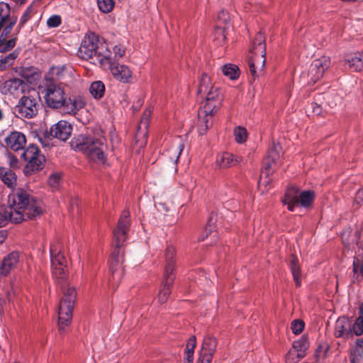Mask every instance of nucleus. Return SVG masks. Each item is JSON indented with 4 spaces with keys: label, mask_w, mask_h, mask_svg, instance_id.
Instances as JSON below:
<instances>
[{
    "label": "nucleus",
    "mask_w": 363,
    "mask_h": 363,
    "mask_svg": "<svg viewBox=\"0 0 363 363\" xmlns=\"http://www.w3.org/2000/svg\"><path fill=\"white\" fill-rule=\"evenodd\" d=\"M50 253L52 277L61 285L63 292V297L58 308V331L60 334H64L67 331L72 322L77 293L74 288L69 286L66 282V259L62 253L61 245L52 244L50 246Z\"/></svg>",
    "instance_id": "f257e3e1"
},
{
    "label": "nucleus",
    "mask_w": 363,
    "mask_h": 363,
    "mask_svg": "<svg viewBox=\"0 0 363 363\" xmlns=\"http://www.w3.org/2000/svg\"><path fill=\"white\" fill-rule=\"evenodd\" d=\"M19 260V255L17 252L9 254L3 259L0 265V276H6L16 266Z\"/></svg>",
    "instance_id": "5701e85b"
},
{
    "label": "nucleus",
    "mask_w": 363,
    "mask_h": 363,
    "mask_svg": "<svg viewBox=\"0 0 363 363\" xmlns=\"http://www.w3.org/2000/svg\"><path fill=\"white\" fill-rule=\"evenodd\" d=\"M221 104L220 101H207L202 102L199 111V124L198 127L200 135H203L207 129L211 125V116L220 108Z\"/></svg>",
    "instance_id": "9d476101"
},
{
    "label": "nucleus",
    "mask_w": 363,
    "mask_h": 363,
    "mask_svg": "<svg viewBox=\"0 0 363 363\" xmlns=\"http://www.w3.org/2000/svg\"><path fill=\"white\" fill-rule=\"evenodd\" d=\"M308 346L307 337L303 336L299 340L294 342L293 348L291 350L298 353V355H299V357H304Z\"/></svg>",
    "instance_id": "2f4dec72"
},
{
    "label": "nucleus",
    "mask_w": 363,
    "mask_h": 363,
    "mask_svg": "<svg viewBox=\"0 0 363 363\" xmlns=\"http://www.w3.org/2000/svg\"><path fill=\"white\" fill-rule=\"evenodd\" d=\"M352 337L355 335L360 336L363 334V303L359 308V315L355 319L354 323L351 322Z\"/></svg>",
    "instance_id": "cd10ccee"
},
{
    "label": "nucleus",
    "mask_w": 363,
    "mask_h": 363,
    "mask_svg": "<svg viewBox=\"0 0 363 363\" xmlns=\"http://www.w3.org/2000/svg\"><path fill=\"white\" fill-rule=\"evenodd\" d=\"M334 335L336 337H352L351 320L345 316L339 318L335 322Z\"/></svg>",
    "instance_id": "aec40b11"
},
{
    "label": "nucleus",
    "mask_w": 363,
    "mask_h": 363,
    "mask_svg": "<svg viewBox=\"0 0 363 363\" xmlns=\"http://www.w3.org/2000/svg\"><path fill=\"white\" fill-rule=\"evenodd\" d=\"M360 256V262L358 259H354L353 262V272L357 276H362L363 277V249L362 253Z\"/></svg>",
    "instance_id": "ea45409f"
},
{
    "label": "nucleus",
    "mask_w": 363,
    "mask_h": 363,
    "mask_svg": "<svg viewBox=\"0 0 363 363\" xmlns=\"http://www.w3.org/2000/svg\"><path fill=\"white\" fill-rule=\"evenodd\" d=\"M32 10V6H28L24 11L19 21L21 26H23L30 18Z\"/></svg>",
    "instance_id": "de8ad7c7"
},
{
    "label": "nucleus",
    "mask_w": 363,
    "mask_h": 363,
    "mask_svg": "<svg viewBox=\"0 0 363 363\" xmlns=\"http://www.w3.org/2000/svg\"><path fill=\"white\" fill-rule=\"evenodd\" d=\"M112 54L104 43H99L94 33L86 35L79 48V55L82 58L93 59L94 62L99 63L100 66L104 62L107 63L108 56Z\"/></svg>",
    "instance_id": "39448f33"
},
{
    "label": "nucleus",
    "mask_w": 363,
    "mask_h": 363,
    "mask_svg": "<svg viewBox=\"0 0 363 363\" xmlns=\"http://www.w3.org/2000/svg\"><path fill=\"white\" fill-rule=\"evenodd\" d=\"M299 194L298 189L296 186L289 187L285 193V196L282 199V202L284 205L287 206L288 209L290 211H293L296 206L299 205Z\"/></svg>",
    "instance_id": "a878e982"
},
{
    "label": "nucleus",
    "mask_w": 363,
    "mask_h": 363,
    "mask_svg": "<svg viewBox=\"0 0 363 363\" xmlns=\"http://www.w3.org/2000/svg\"><path fill=\"white\" fill-rule=\"evenodd\" d=\"M198 94L207 101H220L222 104L223 98L218 87L212 85L211 79L207 74H203L198 88Z\"/></svg>",
    "instance_id": "dca6fc26"
},
{
    "label": "nucleus",
    "mask_w": 363,
    "mask_h": 363,
    "mask_svg": "<svg viewBox=\"0 0 363 363\" xmlns=\"http://www.w3.org/2000/svg\"><path fill=\"white\" fill-rule=\"evenodd\" d=\"M330 65V59L326 56L314 60L311 64L307 74L308 83L313 84L323 76Z\"/></svg>",
    "instance_id": "2eb2a0df"
},
{
    "label": "nucleus",
    "mask_w": 363,
    "mask_h": 363,
    "mask_svg": "<svg viewBox=\"0 0 363 363\" xmlns=\"http://www.w3.org/2000/svg\"><path fill=\"white\" fill-rule=\"evenodd\" d=\"M23 159L28 162L26 172H36L43 169L45 157L40 154L37 145L30 144L22 153Z\"/></svg>",
    "instance_id": "ddd939ff"
},
{
    "label": "nucleus",
    "mask_w": 363,
    "mask_h": 363,
    "mask_svg": "<svg viewBox=\"0 0 363 363\" xmlns=\"http://www.w3.org/2000/svg\"><path fill=\"white\" fill-rule=\"evenodd\" d=\"M25 89V83L19 79L13 78L6 80L1 86L4 94L18 95Z\"/></svg>",
    "instance_id": "412c9836"
},
{
    "label": "nucleus",
    "mask_w": 363,
    "mask_h": 363,
    "mask_svg": "<svg viewBox=\"0 0 363 363\" xmlns=\"http://www.w3.org/2000/svg\"><path fill=\"white\" fill-rule=\"evenodd\" d=\"M43 213L40 201L25 191L18 189L10 194L7 206H0V228L9 221L19 223L27 219H35Z\"/></svg>",
    "instance_id": "f03ea898"
},
{
    "label": "nucleus",
    "mask_w": 363,
    "mask_h": 363,
    "mask_svg": "<svg viewBox=\"0 0 363 363\" xmlns=\"http://www.w3.org/2000/svg\"><path fill=\"white\" fill-rule=\"evenodd\" d=\"M113 57L112 60L117 62L119 59L123 57L125 53V47L122 45H116L113 48Z\"/></svg>",
    "instance_id": "79ce46f5"
},
{
    "label": "nucleus",
    "mask_w": 363,
    "mask_h": 363,
    "mask_svg": "<svg viewBox=\"0 0 363 363\" xmlns=\"http://www.w3.org/2000/svg\"><path fill=\"white\" fill-rule=\"evenodd\" d=\"M350 363H362L363 359L350 355Z\"/></svg>",
    "instance_id": "6e6d98bb"
},
{
    "label": "nucleus",
    "mask_w": 363,
    "mask_h": 363,
    "mask_svg": "<svg viewBox=\"0 0 363 363\" xmlns=\"http://www.w3.org/2000/svg\"><path fill=\"white\" fill-rule=\"evenodd\" d=\"M6 147L13 151L22 150L26 143L25 135L20 132H12L5 140Z\"/></svg>",
    "instance_id": "4be33fe9"
},
{
    "label": "nucleus",
    "mask_w": 363,
    "mask_h": 363,
    "mask_svg": "<svg viewBox=\"0 0 363 363\" xmlns=\"http://www.w3.org/2000/svg\"><path fill=\"white\" fill-rule=\"evenodd\" d=\"M17 22V16L11 14V6L4 1L0 2V43L6 41L7 35Z\"/></svg>",
    "instance_id": "f8f14e48"
},
{
    "label": "nucleus",
    "mask_w": 363,
    "mask_h": 363,
    "mask_svg": "<svg viewBox=\"0 0 363 363\" xmlns=\"http://www.w3.org/2000/svg\"><path fill=\"white\" fill-rule=\"evenodd\" d=\"M75 147L91 161L104 163L106 160V139L101 131L92 135H79L75 140Z\"/></svg>",
    "instance_id": "20e7f679"
},
{
    "label": "nucleus",
    "mask_w": 363,
    "mask_h": 363,
    "mask_svg": "<svg viewBox=\"0 0 363 363\" xmlns=\"http://www.w3.org/2000/svg\"><path fill=\"white\" fill-rule=\"evenodd\" d=\"M350 355L363 359V347L355 346L352 350Z\"/></svg>",
    "instance_id": "3c124183"
},
{
    "label": "nucleus",
    "mask_w": 363,
    "mask_h": 363,
    "mask_svg": "<svg viewBox=\"0 0 363 363\" xmlns=\"http://www.w3.org/2000/svg\"><path fill=\"white\" fill-rule=\"evenodd\" d=\"M355 200L357 203H363V189H360L357 192Z\"/></svg>",
    "instance_id": "603ef678"
},
{
    "label": "nucleus",
    "mask_w": 363,
    "mask_h": 363,
    "mask_svg": "<svg viewBox=\"0 0 363 363\" xmlns=\"http://www.w3.org/2000/svg\"><path fill=\"white\" fill-rule=\"evenodd\" d=\"M86 105V100L81 96H72L65 99V105H63V111L65 113L69 115H75Z\"/></svg>",
    "instance_id": "6ab92c4d"
},
{
    "label": "nucleus",
    "mask_w": 363,
    "mask_h": 363,
    "mask_svg": "<svg viewBox=\"0 0 363 363\" xmlns=\"http://www.w3.org/2000/svg\"><path fill=\"white\" fill-rule=\"evenodd\" d=\"M313 113L315 115H320L321 113V108L317 104H312Z\"/></svg>",
    "instance_id": "5fc2aeb1"
},
{
    "label": "nucleus",
    "mask_w": 363,
    "mask_h": 363,
    "mask_svg": "<svg viewBox=\"0 0 363 363\" xmlns=\"http://www.w3.org/2000/svg\"><path fill=\"white\" fill-rule=\"evenodd\" d=\"M89 92L96 99L102 98L105 92L104 84L101 81H96L92 82L89 87Z\"/></svg>",
    "instance_id": "7c9ffc66"
},
{
    "label": "nucleus",
    "mask_w": 363,
    "mask_h": 363,
    "mask_svg": "<svg viewBox=\"0 0 363 363\" xmlns=\"http://www.w3.org/2000/svg\"><path fill=\"white\" fill-rule=\"evenodd\" d=\"M40 97L38 95H25L18 101L15 107V112L21 118H32L38 112Z\"/></svg>",
    "instance_id": "9b49d317"
},
{
    "label": "nucleus",
    "mask_w": 363,
    "mask_h": 363,
    "mask_svg": "<svg viewBox=\"0 0 363 363\" xmlns=\"http://www.w3.org/2000/svg\"><path fill=\"white\" fill-rule=\"evenodd\" d=\"M250 52V56L248 61L250 70L251 74L256 77L262 72L266 60L265 39L262 33H258L256 35Z\"/></svg>",
    "instance_id": "0eeeda50"
},
{
    "label": "nucleus",
    "mask_w": 363,
    "mask_h": 363,
    "mask_svg": "<svg viewBox=\"0 0 363 363\" xmlns=\"http://www.w3.org/2000/svg\"><path fill=\"white\" fill-rule=\"evenodd\" d=\"M104 69H109L113 77L123 83H129L132 79V72L125 65H120L112 60V55L108 56L107 63L103 62L101 66Z\"/></svg>",
    "instance_id": "4468645a"
},
{
    "label": "nucleus",
    "mask_w": 363,
    "mask_h": 363,
    "mask_svg": "<svg viewBox=\"0 0 363 363\" xmlns=\"http://www.w3.org/2000/svg\"><path fill=\"white\" fill-rule=\"evenodd\" d=\"M223 74L232 80L238 79L240 76L238 67L233 64L225 65L222 68Z\"/></svg>",
    "instance_id": "473e14b6"
},
{
    "label": "nucleus",
    "mask_w": 363,
    "mask_h": 363,
    "mask_svg": "<svg viewBox=\"0 0 363 363\" xmlns=\"http://www.w3.org/2000/svg\"><path fill=\"white\" fill-rule=\"evenodd\" d=\"M150 111H148V113H147L146 112L145 113V117L143 118L142 121H141V125H144L145 127L147 126V118L149 116V115L150 114Z\"/></svg>",
    "instance_id": "4d7b16f0"
},
{
    "label": "nucleus",
    "mask_w": 363,
    "mask_h": 363,
    "mask_svg": "<svg viewBox=\"0 0 363 363\" xmlns=\"http://www.w3.org/2000/svg\"><path fill=\"white\" fill-rule=\"evenodd\" d=\"M194 352L190 351H185L186 353V360L189 363H193L194 361Z\"/></svg>",
    "instance_id": "864d4df0"
},
{
    "label": "nucleus",
    "mask_w": 363,
    "mask_h": 363,
    "mask_svg": "<svg viewBox=\"0 0 363 363\" xmlns=\"http://www.w3.org/2000/svg\"><path fill=\"white\" fill-rule=\"evenodd\" d=\"M18 55V52L14 50L13 52L9 53L6 56L1 57L0 59V71H4L11 65H12L16 59Z\"/></svg>",
    "instance_id": "72a5a7b5"
},
{
    "label": "nucleus",
    "mask_w": 363,
    "mask_h": 363,
    "mask_svg": "<svg viewBox=\"0 0 363 363\" xmlns=\"http://www.w3.org/2000/svg\"><path fill=\"white\" fill-rule=\"evenodd\" d=\"M130 213L123 211L116 229L113 232L114 250L110 261V271L111 279L109 283L113 287L117 286L124 274L123 267V257L120 255L119 248L127 240V232L130 226Z\"/></svg>",
    "instance_id": "7ed1b4c3"
},
{
    "label": "nucleus",
    "mask_w": 363,
    "mask_h": 363,
    "mask_svg": "<svg viewBox=\"0 0 363 363\" xmlns=\"http://www.w3.org/2000/svg\"><path fill=\"white\" fill-rule=\"evenodd\" d=\"M61 174L60 173H53L48 178L49 185L55 190L57 189L61 183Z\"/></svg>",
    "instance_id": "a19ab883"
},
{
    "label": "nucleus",
    "mask_w": 363,
    "mask_h": 363,
    "mask_svg": "<svg viewBox=\"0 0 363 363\" xmlns=\"http://www.w3.org/2000/svg\"><path fill=\"white\" fill-rule=\"evenodd\" d=\"M298 353L296 352V351H294L291 350L286 356V363H297L300 361L301 359H302L303 357H299L298 355Z\"/></svg>",
    "instance_id": "c03bdc74"
},
{
    "label": "nucleus",
    "mask_w": 363,
    "mask_h": 363,
    "mask_svg": "<svg viewBox=\"0 0 363 363\" xmlns=\"http://www.w3.org/2000/svg\"><path fill=\"white\" fill-rule=\"evenodd\" d=\"M0 179L8 187L14 189L16 185V175L9 167H0Z\"/></svg>",
    "instance_id": "bb28decb"
},
{
    "label": "nucleus",
    "mask_w": 363,
    "mask_h": 363,
    "mask_svg": "<svg viewBox=\"0 0 363 363\" xmlns=\"http://www.w3.org/2000/svg\"><path fill=\"white\" fill-rule=\"evenodd\" d=\"M64 69L65 67L63 66L52 67L49 72L52 80L61 79Z\"/></svg>",
    "instance_id": "37998d69"
},
{
    "label": "nucleus",
    "mask_w": 363,
    "mask_h": 363,
    "mask_svg": "<svg viewBox=\"0 0 363 363\" xmlns=\"http://www.w3.org/2000/svg\"><path fill=\"white\" fill-rule=\"evenodd\" d=\"M3 118V113L1 111V110L0 109V120H1Z\"/></svg>",
    "instance_id": "052dcab7"
},
{
    "label": "nucleus",
    "mask_w": 363,
    "mask_h": 363,
    "mask_svg": "<svg viewBox=\"0 0 363 363\" xmlns=\"http://www.w3.org/2000/svg\"><path fill=\"white\" fill-rule=\"evenodd\" d=\"M62 23L61 17L58 15L51 16L47 21V26L49 28H56Z\"/></svg>",
    "instance_id": "a18cd8bd"
},
{
    "label": "nucleus",
    "mask_w": 363,
    "mask_h": 363,
    "mask_svg": "<svg viewBox=\"0 0 363 363\" xmlns=\"http://www.w3.org/2000/svg\"><path fill=\"white\" fill-rule=\"evenodd\" d=\"M16 45V40L14 38L10 39L4 45L0 47L1 52H6L12 49Z\"/></svg>",
    "instance_id": "8fccbe9b"
},
{
    "label": "nucleus",
    "mask_w": 363,
    "mask_h": 363,
    "mask_svg": "<svg viewBox=\"0 0 363 363\" xmlns=\"http://www.w3.org/2000/svg\"><path fill=\"white\" fill-rule=\"evenodd\" d=\"M314 198V191L311 190L302 191L301 194H299V203L301 206L306 208L311 204Z\"/></svg>",
    "instance_id": "f704fd0d"
},
{
    "label": "nucleus",
    "mask_w": 363,
    "mask_h": 363,
    "mask_svg": "<svg viewBox=\"0 0 363 363\" xmlns=\"http://www.w3.org/2000/svg\"><path fill=\"white\" fill-rule=\"evenodd\" d=\"M6 234L5 231L0 230V243H2L4 241V240L6 239Z\"/></svg>",
    "instance_id": "13d9d810"
},
{
    "label": "nucleus",
    "mask_w": 363,
    "mask_h": 363,
    "mask_svg": "<svg viewBox=\"0 0 363 363\" xmlns=\"http://www.w3.org/2000/svg\"><path fill=\"white\" fill-rule=\"evenodd\" d=\"M356 346L363 347V340H357V342H356Z\"/></svg>",
    "instance_id": "bf43d9fd"
},
{
    "label": "nucleus",
    "mask_w": 363,
    "mask_h": 363,
    "mask_svg": "<svg viewBox=\"0 0 363 363\" xmlns=\"http://www.w3.org/2000/svg\"><path fill=\"white\" fill-rule=\"evenodd\" d=\"M280 147L273 145L269 148L267 155L263 161V168L261 171L259 184L267 185L270 180L267 179L269 176L272 174L277 169L280 159Z\"/></svg>",
    "instance_id": "1a4fd4ad"
},
{
    "label": "nucleus",
    "mask_w": 363,
    "mask_h": 363,
    "mask_svg": "<svg viewBox=\"0 0 363 363\" xmlns=\"http://www.w3.org/2000/svg\"><path fill=\"white\" fill-rule=\"evenodd\" d=\"M46 105L51 108H62L65 105L66 94L64 87L55 82H49L41 90Z\"/></svg>",
    "instance_id": "6e6552de"
},
{
    "label": "nucleus",
    "mask_w": 363,
    "mask_h": 363,
    "mask_svg": "<svg viewBox=\"0 0 363 363\" xmlns=\"http://www.w3.org/2000/svg\"><path fill=\"white\" fill-rule=\"evenodd\" d=\"M184 150V145L181 143H175L171 147L170 151L172 153L171 159L174 161V164H177L179 161L180 155Z\"/></svg>",
    "instance_id": "e433bc0d"
},
{
    "label": "nucleus",
    "mask_w": 363,
    "mask_h": 363,
    "mask_svg": "<svg viewBox=\"0 0 363 363\" xmlns=\"http://www.w3.org/2000/svg\"><path fill=\"white\" fill-rule=\"evenodd\" d=\"M16 73L25 79L29 84H36L40 79V74L34 67H19L15 69Z\"/></svg>",
    "instance_id": "393cba45"
},
{
    "label": "nucleus",
    "mask_w": 363,
    "mask_h": 363,
    "mask_svg": "<svg viewBox=\"0 0 363 363\" xmlns=\"http://www.w3.org/2000/svg\"><path fill=\"white\" fill-rule=\"evenodd\" d=\"M290 269L296 286H300L301 285V269L298 264L297 258L294 256L291 257L290 260Z\"/></svg>",
    "instance_id": "c756f323"
},
{
    "label": "nucleus",
    "mask_w": 363,
    "mask_h": 363,
    "mask_svg": "<svg viewBox=\"0 0 363 363\" xmlns=\"http://www.w3.org/2000/svg\"><path fill=\"white\" fill-rule=\"evenodd\" d=\"M196 337L194 335V336H191L187 343H186V350L185 351H190V352H194V349L196 347Z\"/></svg>",
    "instance_id": "09e8293b"
},
{
    "label": "nucleus",
    "mask_w": 363,
    "mask_h": 363,
    "mask_svg": "<svg viewBox=\"0 0 363 363\" xmlns=\"http://www.w3.org/2000/svg\"><path fill=\"white\" fill-rule=\"evenodd\" d=\"M304 328V323L302 320H295L291 323L292 332L296 334H300Z\"/></svg>",
    "instance_id": "49530a36"
},
{
    "label": "nucleus",
    "mask_w": 363,
    "mask_h": 363,
    "mask_svg": "<svg viewBox=\"0 0 363 363\" xmlns=\"http://www.w3.org/2000/svg\"><path fill=\"white\" fill-rule=\"evenodd\" d=\"M235 140L238 143H243L247 138V130L241 126H238L234 129Z\"/></svg>",
    "instance_id": "c9c22d12"
},
{
    "label": "nucleus",
    "mask_w": 363,
    "mask_h": 363,
    "mask_svg": "<svg viewBox=\"0 0 363 363\" xmlns=\"http://www.w3.org/2000/svg\"><path fill=\"white\" fill-rule=\"evenodd\" d=\"M175 249L172 246H168L165 250V266L163 274L162 286L158 294V301L164 303L171 292V287L174 281V272L176 262L174 259Z\"/></svg>",
    "instance_id": "423d86ee"
},
{
    "label": "nucleus",
    "mask_w": 363,
    "mask_h": 363,
    "mask_svg": "<svg viewBox=\"0 0 363 363\" xmlns=\"http://www.w3.org/2000/svg\"><path fill=\"white\" fill-rule=\"evenodd\" d=\"M72 130V127L69 122L60 121L51 127L50 134L55 138L65 141L71 136Z\"/></svg>",
    "instance_id": "a211bd4d"
},
{
    "label": "nucleus",
    "mask_w": 363,
    "mask_h": 363,
    "mask_svg": "<svg viewBox=\"0 0 363 363\" xmlns=\"http://www.w3.org/2000/svg\"><path fill=\"white\" fill-rule=\"evenodd\" d=\"M226 36L225 30L221 27H218L215 29L213 33V40L218 45H221L225 41Z\"/></svg>",
    "instance_id": "58836bf2"
},
{
    "label": "nucleus",
    "mask_w": 363,
    "mask_h": 363,
    "mask_svg": "<svg viewBox=\"0 0 363 363\" xmlns=\"http://www.w3.org/2000/svg\"><path fill=\"white\" fill-rule=\"evenodd\" d=\"M242 158L230 152H223L217 156L216 162L220 168H228L241 162Z\"/></svg>",
    "instance_id": "b1692460"
},
{
    "label": "nucleus",
    "mask_w": 363,
    "mask_h": 363,
    "mask_svg": "<svg viewBox=\"0 0 363 363\" xmlns=\"http://www.w3.org/2000/svg\"><path fill=\"white\" fill-rule=\"evenodd\" d=\"M347 63L354 71H363V52L355 53L354 56L347 60Z\"/></svg>",
    "instance_id": "c85d7f7f"
},
{
    "label": "nucleus",
    "mask_w": 363,
    "mask_h": 363,
    "mask_svg": "<svg viewBox=\"0 0 363 363\" xmlns=\"http://www.w3.org/2000/svg\"><path fill=\"white\" fill-rule=\"evenodd\" d=\"M217 347V341L213 337L204 338L197 363H211Z\"/></svg>",
    "instance_id": "f3484780"
},
{
    "label": "nucleus",
    "mask_w": 363,
    "mask_h": 363,
    "mask_svg": "<svg viewBox=\"0 0 363 363\" xmlns=\"http://www.w3.org/2000/svg\"><path fill=\"white\" fill-rule=\"evenodd\" d=\"M97 3L99 10L104 13L111 12L113 9L114 2L113 0H97Z\"/></svg>",
    "instance_id": "4c0bfd02"
}]
</instances>
